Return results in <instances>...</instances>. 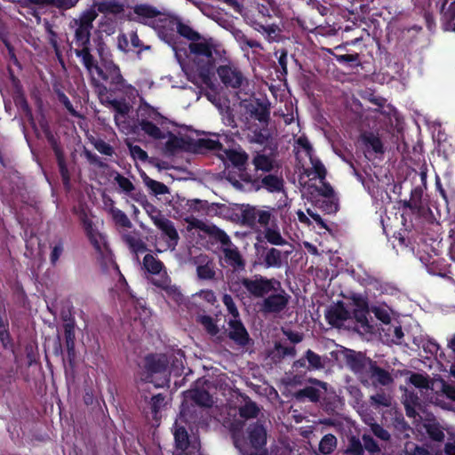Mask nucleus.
<instances>
[{
  "label": "nucleus",
  "instance_id": "obj_41",
  "mask_svg": "<svg viewBox=\"0 0 455 455\" xmlns=\"http://www.w3.org/2000/svg\"><path fill=\"white\" fill-rule=\"evenodd\" d=\"M144 184L155 196L165 195L169 193V188L164 183L156 181L145 173L141 175Z\"/></svg>",
  "mask_w": 455,
  "mask_h": 455
},
{
  "label": "nucleus",
  "instance_id": "obj_15",
  "mask_svg": "<svg viewBox=\"0 0 455 455\" xmlns=\"http://www.w3.org/2000/svg\"><path fill=\"white\" fill-rule=\"evenodd\" d=\"M247 112L261 124L267 125L270 119V102L257 99L245 105Z\"/></svg>",
  "mask_w": 455,
  "mask_h": 455
},
{
  "label": "nucleus",
  "instance_id": "obj_21",
  "mask_svg": "<svg viewBox=\"0 0 455 455\" xmlns=\"http://www.w3.org/2000/svg\"><path fill=\"white\" fill-rule=\"evenodd\" d=\"M83 225L85 233L95 250L100 253H103L104 250L106 249V241L104 236L95 228L90 220L84 219L83 220Z\"/></svg>",
  "mask_w": 455,
  "mask_h": 455
},
{
  "label": "nucleus",
  "instance_id": "obj_53",
  "mask_svg": "<svg viewBox=\"0 0 455 455\" xmlns=\"http://www.w3.org/2000/svg\"><path fill=\"white\" fill-rule=\"evenodd\" d=\"M371 402L376 407H389L391 406V396L385 393H378L371 396Z\"/></svg>",
  "mask_w": 455,
  "mask_h": 455
},
{
  "label": "nucleus",
  "instance_id": "obj_54",
  "mask_svg": "<svg viewBox=\"0 0 455 455\" xmlns=\"http://www.w3.org/2000/svg\"><path fill=\"white\" fill-rule=\"evenodd\" d=\"M198 321L204 326V328L211 335H215L219 331V328L214 323V320L208 315H200L198 317Z\"/></svg>",
  "mask_w": 455,
  "mask_h": 455
},
{
  "label": "nucleus",
  "instance_id": "obj_38",
  "mask_svg": "<svg viewBox=\"0 0 455 455\" xmlns=\"http://www.w3.org/2000/svg\"><path fill=\"white\" fill-rule=\"evenodd\" d=\"M226 158L235 167L241 169L245 164L248 156L241 150H223Z\"/></svg>",
  "mask_w": 455,
  "mask_h": 455
},
{
  "label": "nucleus",
  "instance_id": "obj_27",
  "mask_svg": "<svg viewBox=\"0 0 455 455\" xmlns=\"http://www.w3.org/2000/svg\"><path fill=\"white\" fill-rule=\"evenodd\" d=\"M128 303L129 306L133 307L132 312L129 309L130 318L133 319L134 321L140 320L141 323L144 324L146 320L150 315L149 309L143 305L141 300L136 299L132 294Z\"/></svg>",
  "mask_w": 455,
  "mask_h": 455
},
{
  "label": "nucleus",
  "instance_id": "obj_32",
  "mask_svg": "<svg viewBox=\"0 0 455 455\" xmlns=\"http://www.w3.org/2000/svg\"><path fill=\"white\" fill-rule=\"evenodd\" d=\"M383 336L387 342L401 344L403 337L402 328L398 324L387 323L382 328Z\"/></svg>",
  "mask_w": 455,
  "mask_h": 455
},
{
  "label": "nucleus",
  "instance_id": "obj_7",
  "mask_svg": "<svg viewBox=\"0 0 455 455\" xmlns=\"http://www.w3.org/2000/svg\"><path fill=\"white\" fill-rule=\"evenodd\" d=\"M98 13L94 7H89L84 10L77 19H74L70 26L75 29V40L76 44L82 47L81 50L89 49L87 45L90 43L91 31L93 28L92 22L97 18Z\"/></svg>",
  "mask_w": 455,
  "mask_h": 455
},
{
  "label": "nucleus",
  "instance_id": "obj_4",
  "mask_svg": "<svg viewBox=\"0 0 455 455\" xmlns=\"http://www.w3.org/2000/svg\"><path fill=\"white\" fill-rule=\"evenodd\" d=\"M234 443L242 455H267L262 448L267 442V433L261 425L254 424L248 428V437L238 432L233 434Z\"/></svg>",
  "mask_w": 455,
  "mask_h": 455
},
{
  "label": "nucleus",
  "instance_id": "obj_64",
  "mask_svg": "<svg viewBox=\"0 0 455 455\" xmlns=\"http://www.w3.org/2000/svg\"><path fill=\"white\" fill-rule=\"evenodd\" d=\"M363 447L370 452L375 453L379 451V447L374 439L369 435H363Z\"/></svg>",
  "mask_w": 455,
  "mask_h": 455
},
{
  "label": "nucleus",
  "instance_id": "obj_10",
  "mask_svg": "<svg viewBox=\"0 0 455 455\" xmlns=\"http://www.w3.org/2000/svg\"><path fill=\"white\" fill-rule=\"evenodd\" d=\"M218 76L225 86L233 89H245L249 85L248 78L235 64L228 62L217 68Z\"/></svg>",
  "mask_w": 455,
  "mask_h": 455
},
{
  "label": "nucleus",
  "instance_id": "obj_20",
  "mask_svg": "<svg viewBox=\"0 0 455 455\" xmlns=\"http://www.w3.org/2000/svg\"><path fill=\"white\" fill-rule=\"evenodd\" d=\"M196 273L201 280H212L215 277V264L208 256L201 254L196 258Z\"/></svg>",
  "mask_w": 455,
  "mask_h": 455
},
{
  "label": "nucleus",
  "instance_id": "obj_1",
  "mask_svg": "<svg viewBox=\"0 0 455 455\" xmlns=\"http://www.w3.org/2000/svg\"><path fill=\"white\" fill-rule=\"evenodd\" d=\"M132 19L152 27L158 36L172 47L177 56L180 53L174 43L175 32L190 40L188 62L182 66V69L195 84L207 87L212 85L215 64L226 60L227 54L222 44L216 39L202 36L189 26L181 23L177 17L160 12L146 4L137 5Z\"/></svg>",
  "mask_w": 455,
  "mask_h": 455
},
{
  "label": "nucleus",
  "instance_id": "obj_47",
  "mask_svg": "<svg viewBox=\"0 0 455 455\" xmlns=\"http://www.w3.org/2000/svg\"><path fill=\"white\" fill-rule=\"evenodd\" d=\"M8 328L9 323L7 319L0 315V341L4 347L12 348V343Z\"/></svg>",
  "mask_w": 455,
  "mask_h": 455
},
{
  "label": "nucleus",
  "instance_id": "obj_3",
  "mask_svg": "<svg viewBox=\"0 0 455 455\" xmlns=\"http://www.w3.org/2000/svg\"><path fill=\"white\" fill-rule=\"evenodd\" d=\"M278 287V281L274 278H267L260 275L251 277H243L232 283V290L237 292L238 296H244L252 299H263L272 290Z\"/></svg>",
  "mask_w": 455,
  "mask_h": 455
},
{
  "label": "nucleus",
  "instance_id": "obj_24",
  "mask_svg": "<svg viewBox=\"0 0 455 455\" xmlns=\"http://www.w3.org/2000/svg\"><path fill=\"white\" fill-rule=\"evenodd\" d=\"M362 143L365 148V154L382 153L383 144L378 133L368 132L361 136Z\"/></svg>",
  "mask_w": 455,
  "mask_h": 455
},
{
  "label": "nucleus",
  "instance_id": "obj_40",
  "mask_svg": "<svg viewBox=\"0 0 455 455\" xmlns=\"http://www.w3.org/2000/svg\"><path fill=\"white\" fill-rule=\"evenodd\" d=\"M269 138H270V132L265 127L260 128V129L249 128L248 139L251 142L262 145V144L267 142Z\"/></svg>",
  "mask_w": 455,
  "mask_h": 455
},
{
  "label": "nucleus",
  "instance_id": "obj_26",
  "mask_svg": "<svg viewBox=\"0 0 455 455\" xmlns=\"http://www.w3.org/2000/svg\"><path fill=\"white\" fill-rule=\"evenodd\" d=\"M437 5L443 18L448 20L444 24V29L455 32V23H451L455 18V0H438Z\"/></svg>",
  "mask_w": 455,
  "mask_h": 455
},
{
  "label": "nucleus",
  "instance_id": "obj_60",
  "mask_svg": "<svg viewBox=\"0 0 455 455\" xmlns=\"http://www.w3.org/2000/svg\"><path fill=\"white\" fill-rule=\"evenodd\" d=\"M223 303L226 306L228 313L231 315L230 319L239 318L238 310H237L236 306L230 295L225 294L223 296Z\"/></svg>",
  "mask_w": 455,
  "mask_h": 455
},
{
  "label": "nucleus",
  "instance_id": "obj_34",
  "mask_svg": "<svg viewBox=\"0 0 455 455\" xmlns=\"http://www.w3.org/2000/svg\"><path fill=\"white\" fill-rule=\"evenodd\" d=\"M261 186L268 192H281L283 190V180L276 175H267L261 180Z\"/></svg>",
  "mask_w": 455,
  "mask_h": 455
},
{
  "label": "nucleus",
  "instance_id": "obj_6",
  "mask_svg": "<svg viewBox=\"0 0 455 455\" xmlns=\"http://www.w3.org/2000/svg\"><path fill=\"white\" fill-rule=\"evenodd\" d=\"M75 53L81 59L82 63L87 69L100 101L107 104L108 100H110L108 98V88L101 83V81L108 80V76L87 50L76 49Z\"/></svg>",
  "mask_w": 455,
  "mask_h": 455
},
{
  "label": "nucleus",
  "instance_id": "obj_37",
  "mask_svg": "<svg viewBox=\"0 0 455 455\" xmlns=\"http://www.w3.org/2000/svg\"><path fill=\"white\" fill-rule=\"evenodd\" d=\"M32 4L43 6H53L68 10L74 7L79 0H29Z\"/></svg>",
  "mask_w": 455,
  "mask_h": 455
},
{
  "label": "nucleus",
  "instance_id": "obj_56",
  "mask_svg": "<svg viewBox=\"0 0 455 455\" xmlns=\"http://www.w3.org/2000/svg\"><path fill=\"white\" fill-rule=\"evenodd\" d=\"M125 241L130 248L136 253L143 252L147 250L145 243L140 238L133 235H125Z\"/></svg>",
  "mask_w": 455,
  "mask_h": 455
},
{
  "label": "nucleus",
  "instance_id": "obj_28",
  "mask_svg": "<svg viewBox=\"0 0 455 455\" xmlns=\"http://www.w3.org/2000/svg\"><path fill=\"white\" fill-rule=\"evenodd\" d=\"M373 384H379L382 386H387L390 384L393 380L391 375L387 371L378 367L375 363L372 364V369L369 371V375L367 376V383L368 385L370 381Z\"/></svg>",
  "mask_w": 455,
  "mask_h": 455
},
{
  "label": "nucleus",
  "instance_id": "obj_48",
  "mask_svg": "<svg viewBox=\"0 0 455 455\" xmlns=\"http://www.w3.org/2000/svg\"><path fill=\"white\" fill-rule=\"evenodd\" d=\"M371 312L375 316L383 323H390L392 310L387 306H374L371 307Z\"/></svg>",
  "mask_w": 455,
  "mask_h": 455
},
{
  "label": "nucleus",
  "instance_id": "obj_39",
  "mask_svg": "<svg viewBox=\"0 0 455 455\" xmlns=\"http://www.w3.org/2000/svg\"><path fill=\"white\" fill-rule=\"evenodd\" d=\"M355 278L363 286L371 290L372 285H378V276L371 274L364 269H358L354 271Z\"/></svg>",
  "mask_w": 455,
  "mask_h": 455
},
{
  "label": "nucleus",
  "instance_id": "obj_58",
  "mask_svg": "<svg viewBox=\"0 0 455 455\" xmlns=\"http://www.w3.org/2000/svg\"><path fill=\"white\" fill-rule=\"evenodd\" d=\"M348 455H363V448L359 439L352 437L346 451Z\"/></svg>",
  "mask_w": 455,
  "mask_h": 455
},
{
  "label": "nucleus",
  "instance_id": "obj_42",
  "mask_svg": "<svg viewBox=\"0 0 455 455\" xmlns=\"http://www.w3.org/2000/svg\"><path fill=\"white\" fill-rule=\"evenodd\" d=\"M115 180L118 184L119 188L122 189L123 192H124L133 199L138 200V195L134 193L135 187L128 178L117 173L115 176Z\"/></svg>",
  "mask_w": 455,
  "mask_h": 455
},
{
  "label": "nucleus",
  "instance_id": "obj_23",
  "mask_svg": "<svg viewBox=\"0 0 455 455\" xmlns=\"http://www.w3.org/2000/svg\"><path fill=\"white\" fill-rule=\"evenodd\" d=\"M103 67L111 84H113L116 90H120L126 80L123 77L119 67L111 60H108L106 59H103Z\"/></svg>",
  "mask_w": 455,
  "mask_h": 455
},
{
  "label": "nucleus",
  "instance_id": "obj_62",
  "mask_svg": "<svg viewBox=\"0 0 455 455\" xmlns=\"http://www.w3.org/2000/svg\"><path fill=\"white\" fill-rule=\"evenodd\" d=\"M309 158H310V161H311V164H312V167H313V170H314V172H315V177L318 178L320 180V181L323 182V180L325 178V169H324V166L323 165V164L319 160L314 159L312 156L309 157Z\"/></svg>",
  "mask_w": 455,
  "mask_h": 455
},
{
  "label": "nucleus",
  "instance_id": "obj_9",
  "mask_svg": "<svg viewBox=\"0 0 455 455\" xmlns=\"http://www.w3.org/2000/svg\"><path fill=\"white\" fill-rule=\"evenodd\" d=\"M342 355L347 366L358 377L363 384L367 383L369 371L372 369L373 362L361 352L345 349Z\"/></svg>",
  "mask_w": 455,
  "mask_h": 455
},
{
  "label": "nucleus",
  "instance_id": "obj_63",
  "mask_svg": "<svg viewBox=\"0 0 455 455\" xmlns=\"http://www.w3.org/2000/svg\"><path fill=\"white\" fill-rule=\"evenodd\" d=\"M306 359L309 363L310 366L313 369H320L323 367L322 359L320 355L313 352L312 350L308 349L306 352Z\"/></svg>",
  "mask_w": 455,
  "mask_h": 455
},
{
  "label": "nucleus",
  "instance_id": "obj_2",
  "mask_svg": "<svg viewBox=\"0 0 455 455\" xmlns=\"http://www.w3.org/2000/svg\"><path fill=\"white\" fill-rule=\"evenodd\" d=\"M410 382L416 387L420 389L427 398L434 404L448 411L455 412V387L446 385L441 381L437 383L441 387V392L433 393L435 383H432L430 387L429 379L419 373L412 374L410 377Z\"/></svg>",
  "mask_w": 455,
  "mask_h": 455
},
{
  "label": "nucleus",
  "instance_id": "obj_49",
  "mask_svg": "<svg viewBox=\"0 0 455 455\" xmlns=\"http://www.w3.org/2000/svg\"><path fill=\"white\" fill-rule=\"evenodd\" d=\"M112 218L116 224L123 227V228H131L132 222L130 221L127 215L121 210L117 208H111L110 210Z\"/></svg>",
  "mask_w": 455,
  "mask_h": 455
},
{
  "label": "nucleus",
  "instance_id": "obj_17",
  "mask_svg": "<svg viewBox=\"0 0 455 455\" xmlns=\"http://www.w3.org/2000/svg\"><path fill=\"white\" fill-rule=\"evenodd\" d=\"M350 317V313L345 308L342 303H336L331 306L325 313L328 323L335 327H340L345 321Z\"/></svg>",
  "mask_w": 455,
  "mask_h": 455
},
{
  "label": "nucleus",
  "instance_id": "obj_61",
  "mask_svg": "<svg viewBox=\"0 0 455 455\" xmlns=\"http://www.w3.org/2000/svg\"><path fill=\"white\" fill-rule=\"evenodd\" d=\"M129 151L131 156L135 160L146 161L148 159V154L140 146L128 144Z\"/></svg>",
  "mask_w": 455,
  "mask_h": 455
},
{
  "label": "nucleus",
  "instance_id": "obj_35",
  "mask_svg": "<svg viewBox=\"0 0 455 455\" xmlns=\"http://www.w3.org/2000/svg\"><path fill=\"white\" fill-rule=\"evenodd\" d=\"M225 134H212L210 138H204L199 140L201 147L210 150H222V140H227Z\"/></svg>",
  "mask_w": 455,
  "mask_h": 455
},
{
  "label": "nucleus",
  "instance_id": "obj_43",
  "mask_svg": "<svg viewBox=\"0 0 455 455\" xmlns=\"http://www.w3.org/2000/svg\"><path fill=\"white\" fill-rule=\"evenodd\" d=\"M347 391L350 395V403L353 407L355 409H363L364 404L363 402V395L360 388L355 385H349L347 387Z\"/></svg>",
  "mask_w": 455,
  "mask_h": 455
},
{
  "label": "nucleus",
  "instance_id": "obj_46",
  "mask_svg": "<svg viewBox=\"0 0 455 455\" xmlns=\"http://www.w3.org/2000/svg\"><path fill=\"white\" fill-rule=\"evenodd\" d=\"M64 336L68 355L74 354L75 349V325L71 323L64 324Z\"/></svg>",
  "mask_w": 455,
  "mask_h": 455
},
{
  "label": "nucleus",
  "instance_id": "obj_52",
  "mask_svg": "<svg viewBox=\"0 0 455 455\" xmlns=\"http://www.w3.org/2000/svg\"><path fill=\"white\" fill-rule=\"evenodd\" d=\"M107 104L113 108L115 115L129 114L130 112L131 107L124 100H110Z\"/></svg>",
  "mask_w": 455,
  "mask_h": 455
},
{
  "label": "nucleus",
  "instance_id": "obj_22",
  "mask_svg": "<svg viewBox=\"0 0 455 455\" xmlns=\"http://www.w3.org/2000/svg\"><path fill=\"white\" fill-rule=\"evenodd\" d=\"M90 7H94L97 13H102V20H107L109 15H116L124 12V5L113 0L95 2Z\"/></svg>",
  "mask_w": 455,
  "mask_h": 455
},
{
  "label": "nucleus",
  "instance_id": "obj_55",
  "mask_svg": "<svg viewBox=\"0 0 455 455\" xmlns=\"http://www.w3.org/2000/svg\"><path fill=\"white\" fill-rule=\"evenodd\" d=\"M240 415L245 419L255 418L259 412L257 405L252 402L246 403L240 408Z\"/></svg>",
  "mask_w": 455,
  "mask_h": 455
},
{
  "label": "nucleus",
  "instance_id": "obj_11",
  "mask_svg": "<svg viewBox=\"0 0 455 455\" xmlns=\"http://www.w3.org/2000/svg\"><path fill=\"white\" fill-rule=\"evenodd\" d=\"M183 420V414L180 413V417L175 421L174 426V439L177 450H180V454L176 455H201L200 454V443L197 438L188 439V435L184 427L179 424Z\"/></svg>",
  "mask_w": 455,
  "mask_h": 455
},
{
  "label": "nucleus",
  "instance_id": "obj_44",
  "mask_svg": "<svg viewBox=\"0 0 455 455\" xmlns=\"http://www.w3.org/2000/svg\"><path fill=\"white\" fill-rule=\"evenodd\" d=\"M336 446L337 438L333 435L328 434L322 438L319 443V451L323 454H330L334 451Z\"/></svg>",
  "mask_w": 455,
  "mask_h": 455
},
{
  "label": "nucleus",
  "instance_id": "obj_13",
  "mask_svg": "<svg viewBox=\"0 0 455 455\" xmlns=\"http://www.w3.org/2000/svg\"><path fill=\"white\" fill-rule=\"evenodd\" d=\"M216 236L221 243L226 262L235 268L243 267L244 262L242 255L237 247L231 243L229 236L222 230H218Z\"/></svg>",
  "mask_w": 455,
  "mask_h": 455
},
{
  "label": "nucleus",
  "instance_id": "obj_12",
  "mask_svg": "<svg viewBox=\"0 0 455 455\" xmlns=\"http://www.w3.org/2000/svg\"><path fill=\"white\" fill-rule=\"evenodd\" d=\"M289 299L290 296L278 281V287L275 286V289L259 303V309L264 313H279L286 307Z\"/></svg>",
  "mask_w": 455,
  "mask_h": 455
},
{
  "label": "nucleus",
  "instance_id": "obj_8",
  "mask_svg": "<svg viewBox=\"0 0 455 455\" xmlns=\"http://www.w3.org/2000/svg\"><path fill=\"white\" fill-rule=\"evenodd\" d=\"M137 115L139 124L146 134L153 139H161L164 137V133L156 125V124L163 119V116L143 99L140 100Z\"/></svg>",
  "mask_w": 455,
  "mask_h": 455
},
{
  "label": "nucleus",
  "instance_id": "obj_16",
  "mask_svg": "<svg viewBox=\"0 0 455 455\" xmlns=\"http://www.w3.org/2000/svg\"><path fill=\"white\" fill-rule=\"evenodd\" d=\"M243 220L251 226L259 223L264 228L271 226L272 213L270 210H263L256 207H250L243 212Z\"/></svg>",
  "mask_w": 455,
  "mask_h": 455
},
{
  "label": "nucleus",
  "instance_id": "obj_59",
  "mask_svg": "<svg viewBox=\"0 0 455 455\" xmlns=\"http://www.w3.org/2000/svg\"><path fill=\"white\" fill-rule=\"evenodd\" d=\"M378 285H372L371 290L377 291L379 293L393 294L396 289L394 285L389 283L384 282L380 277L378 276Z\"/></svg>",
  "mask_w": 455,
  "mask_h": 455
},
{
  "label": "nucleus",
  "instance_id": "obj_18",
  "mask_svg": "<svg viewBox=\"0 0 455 455\" xmlns=\"http://www.w3.org/2000/svg\"><path fill=\"white\" fill-rule=\"evenodd\" d=\"M143 267L150 275V277L148 278L151 283L153 278L159 280L163 279L164 275H168L164 264L151 254H147L144 257Z\"/></svg>",
  "mask_w": 455,
  "mask_h": 455
},
{
  "label": "nucleus",
  "instance_id": "obj_50",
  "mask_svg": "<svg viewBox=\"0 0 455 455\" xmlns=\"http://www.w3.org/2000/svg\"><path fill=\"white\" fill-rule=\"evenodd\" d=\"M166 405L165 398L162 395H154L151 398V413L154 419H157L158 414L162 411V409Z\"/></svg>",
  "mask_w": 455,
  "mask_h": 455
},
{
  "label": "nucleus",
  "instance_id": "obj_57",
  "mask_svg": "<svg viewBox=\"0 0 455 455\" xmlns=\"http://www.w3.org/2000/svg\"><path fill=\"white\" fill-rule=\"evenodd\" d=\"M358 309L355 310V317L357 322L363 323L366 321V314L368 312L367 303L364 299H357Z\"/></svg>",
  "mask_w": 455,
  "mask_h": 455
},
{
  "label": "nucleus",
  "instance_id": "obj_19",
  "mask_svg": "<svg viewBox=\"0 0 455 455\" xmlns=\"http://www.w3.org/2000/svg\"><path fill=\"white\" fill-rule=\"evenodd\" d=\"M152 283L164 291V296L168 301H173L174 303H180L182 301V294L176 286L171 284V279L169 275H164L163 279H152Z\"/></svg>",
  "mask_w": 455,
  "mask_h": 455
},
{
  "label": "nucleus",
  "instance_id": "obj_33",
  "mask_svg": "<svg viewBox=\"0 0 455 455\" xmlns=\"http://www.w3.org/2000/svg\"><path fill=\"white\" fill-rule=\"evenodd\" d=\"M413 343L418 347H422L426 353L431 355H435L439 350L438 344L435 340L424 335L414 337Z\"/></svg>",
  "mask_w": 455,
  "mask_h": 455
},
{
  "label": "nucleus",
  "instance_id": "obj_5",
  "mask_svg": "<svg viewBox=\"0 0 455 455\" xmlns=\"http://www.w3.org/2000/svg\"><path fill=\"white\" fill-rule=\"evenodd\" d=\"M168 359L165 355L146 357L145 371L140 373V379L154 383L157 387H164L169 381Z\"/></svg>",
  "mask_w": 455,
  "mask_h": 455
},
{
  "label": "nucleus",
  "instance_id": "obj_45",
  "mask_svg": "<svg viewBox=\"0 0 455 455\" xmlns=\"http://www.w3.org/2000/svg\"><path fill=\"white\" fill-rule=\"evenodd\" d=\"M115 123L119 130L125 133L130 134L133 131V124H132L128 114L115 115Z\"/></svg>",
  "mask_w": 455,
  "mask_h": 455
},
{
  "label": "nucleus",
  "instance_id": "obj_25",
  "mask_svg": "<svg viewBox=\"0 0 455 455\" xmlns=\"http://www.w3.org/2000/svg\"><path fill=\"white\" fill-rule=\"evenodd\" d=\"M229 337L240 345L248 342L249 336L239 318L229 319Z\"/></svg>",
  "mask_w": 455,
  "mask_h": 455
},
{
  "label": "nucleus",
  "instance_id": "obj_30",
  "mask_svg": "<svg viewBox=\"0 0 455 455\" xmlns=\"http://www.w3.org/2000/svg\"><path fill=\"white\" fill-rule=\"evenodd\" d=\"M253 164L257 171L270 172L278 167V164L272 155L257 154L253 158Z\"/></svg>",
  "mask_w": 455,
  "mask_h": 455
},
{
  "label": "nucleus",
  "instance_id": "obj_31",
  "mask_svg": "<svg viewBox=\"0 0 455 455\" xmlns=\"http://www.w3.org/2000/svg\"><path fill=\"white\" fill-rule=\"evenodd\" d=\"M186 397L190 398L200 406L210 407L213 403L212 397L204 389H191L187 392Z\"/></svg>",
  "mask_w": 455,
  "mask_h": 455
},
{
  "label": "nucleus",
  "instance_id": "obj_14",
  "mask_svg": "<svg viewBox=\"0 0 455 455\" xmlns=\"http://www.w3.org/2000/svg\"><path fill=\"white\" fill-rule=\"evenodd\" d=\"M153 222L162 231L163 235L167 237L165 248H157L156 251L162 252L167 249L175 250L179 241V234L173 223L165 217H159L158 215L153 218Z\"/></svg>",
  "mask_w": 455,
  "mask_h": 455
},
{
  "label": "nucleus",
  "instance_id": "obj_36",
  "mask_svg": "<svg viewBox=\"0 0 455 455\" xmlns=\"http://www.w3.org/2000/svg\"><path fill=\"white\" fill-rule=\"evenodd\" d=\"M264 236L271 244L283 245L286 243V240L282 236L280 229L275 224L264 228Z\"/></svg>",
  "mask_w": 455,
  "mask_h": 455
},
{
  "label": "nucleus",
  "instance_id": "obj_29",
  "mask_svg": "<svg viewBox=\"0 0 455 455\" xmlns=\"http://www.w3.org/2000/svg\"><path fill=\"white\" fill-rule=\"evenodd\" d=\"M290 251L283 252L278 249L271 248L267 251L264 261L267 267H280L284 260H286Z\"/></svg>",
  "mask_w": 455,
  "mask_h": 455
},
{
  "label": "nucleus",
  "instance_id": "obj_51",
  "mask_svg": "<svg viewBox=\"0 0 455 455\" xmlns=\"http://www.w3.org/2000/svg\"><path fill=\"white\" fill-rule=\"evenodd\" d=\"M298 399L307 398L312 402L318 401L320 398V394L317 389L313 387H307L301 390H299L296 395Z\"/></svg>",
  "mask_w": 455,
  "mask_h": 455
}]
</instances>
